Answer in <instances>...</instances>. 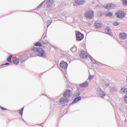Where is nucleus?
<instances>
[{
  "label": "nucleus",
  "mask_w": 127,
  "mask_h": 127,
  "mask_svg": "<svg viewBox=\"0 0 127 127\" xmlns=\"http://www.w3.org/2000/svg\"><path fill=\"white\" fill-rule=\"evenodd\" d=\"M33 51L34 52H37L38 54L37 55H38L39 57L46 58V54L43 49L39 47H35L33 49Z\"/></svg>",
  "instance_id": "1"
},
{
  "label": "nucleus",
  "mask_w": 127,
  "mask_h": 127,
  "mask_svg": "<svg viewBox=\"0 0 127 127\" xmlns=\"http://www.w3.org/2000/svg\"><path fill=\"white\" fill-rule=\"evenodd\" d=\"M75 35L76 41H81L84 39V34L79 31L76 33Z\"/></svg>",
  "instance_id": "2"
},
{
  "label": "nucleus",
  "mask_w": 127,
  "mask_h": 127,
  "mask_svg": "<svg viewBox=\"0 0 127 127\" xmlns=\"http://www.w3.org/2000/svg\"><path fill=\"white\" fill-rule=\"evenodd\" d=\"M85 14L87 18L92 19V18H93V16H94V11H93V10H89V11H86Z\"/></svg>",
  "instance_id": "3"
},
{
  "label": "nucleus",
  "mask_w": 127,
  "mask_h": 127,
  "mask_svg": "<svg viewBox=\"0 0 127 127\" xmlns=\"http://www.w3.org/2000/svg\"><path fill=\"white\" fill-rule=\"evenodd\" d=\"M96 93L97 95H99L101 97V98H104L105 96H106V94L104 92V91L102 90V89L98 88L97 89Z\"/></svg>",
  "instance_id": "4"
},
{
  "label": "nucleus",
  "mask_w": 127,
  "mask_h": 127,
  "mask_svg": "<svg viewBox=\"0 0 127 127\" xmlns=\"http://www.w3.org/2000/svg\"><path fill=\"white\" fill-rule=\"evenodd\" d=\"M60 66L64 70H66L67 67H68V63H67V62H64V61H62L60 63Z\"/></svg>",
  "instance_id": "5"
},
{
  "label": "nucleus",
  "mask_w": 127,
  "mask_h": 127,
  "mask_svg": "<svg viewBox=\"0 0 127 127\" xmlns=\"http://www.w3.org/2000/svg\"><path fill=\"white\" fill-rule=\"evenodd\" d=\"M116 16L117 18H124L125 16V12L122 10L118 11L116 14Z\"/></svg>",
  "instance_id": "6"
},
{
  "label": "nucleus",
  "mask_w": 127,
  "mask_h": 127,
  "mask_svg": "<svg viewBox=\"0 0 127 127\" xmlns=\"http://www.w3.org/2000/svg\"><path fill=\"white\" fill-rule=\"evenodd\" d=\"M64 98H69L71 97V90L70 89H66L63 94Z\"/></svg>",
  "instance_id": "7"
},
{
  "label": "nucleus",
  "mask_w": 127,
  "mask_h": 127,
  "mask_svg": "<svg viewBox=\"0 0 127 127\" xmlns=\"http://www.w3.org/2000/svg\"><path fill=\"white\" fill-rule=\"evenodd\" d=\"M119 37L120 39L125 40L127 38V34L126 33H120L119 35Z\"/></svg>",
  "instance_id": "8"
},
{
  "label": "nucleus",
  "mask_w": 127,
  "mask_h": 127,
  "mask_svg": "<svg viewBox=\"0 0 127 127\" xmlns=\"http://www.w3.org/2000/svg\"><path fill=\"white\" fill-rule=\"evenodd\" d=\"M81 100H82V97L81 96H77L76 98L74 99L73 101L71 102V105L76 104V103L80 102Z\"/></svg>",
  "instance_id": "9"
},
{
  "label": "nucleus",
  "mask_w": 127,
  "mask_h": 127,
  "mask_svg": "<svg viewBox=\"0 0 127 127\" xmlns=\"http://www.w3.org/2000/svg\"><path fill=\"white\" fill-rule=\"evenodd\" d=\"M102 26L103 23H102V22L96 21L94 23V26L95 27H96V28H101Z\"/></svg>",
  "instance_id": "10"
},
{
  "label": "nucleus",
  "mask_w": 127,
  "mask_h": 127,
  "mask_svg": "<svg viewBox=\"0 0 127 127\" xmlns=\"http://www.w3.org/2000/svg\"><path fill=\"white\" fill-rule=\"evenodd\" d=\"M104 29L107 34H108V35H112V30L109 26H106L104 28Z\"/></svg>",
  "instance_id": "11"
},
{
  "label": "nucleus",
  "mask_w": 127,
  "mask_h": 127,
  "mask_svg": "<svg viewBox=\"0 0 127 127\" xmlns=\"http://www.w3.org/2000/svg\"><path fill=\"white\" fill-rule=\"evenodd\" d=\"M80 58H82L83 59H85V58H88V55H87V53H86L85 51H81L80 55Z\"/></svg>",
  "instance_id": "12"
},
{
  "label": "nucleus",
  "mask_w": 127,
  "mask_h": 127,
  "mask_svg": "<svg viewBox=\"0 0 127 127\" xmlns=\"http://www.w3.org/2000/svg\"><path fill=\"white\" fill-rule=\"evenodd\" d=\"M53 3V0H47V6L48 8L51 7L52 6V4Z\"/></svg>",
  "instance_id": "13"
},
{
  "label": "nucleus",
  "mask_w": 127,
  "mask_h": 127,
  "mask_svg": "<svg viewBox=\"0 0 127 127\" xmlns=\"http://www.w3.org/2000/svg\"><path fill=\"white\" fill-rule=\"evenodd\" d=\"M80 87H81V88H87V87H88V86H89V83H88V82L85 81L81 84H80L79 85Z\"/></svg>",
  "instance_id": "14"
},
{
  "label": "nucleus",
  "mask_w": 127,
  "mask_h": 127,
  "mask_svg": "<svg viewBox=\"0 0 127 127\" xmlns=\"http://www.w3.org/2000/svg\"><path fill=\"white\" fill-rule=\"evenodd\" d=\"M69 102V100L67 98H62L60 100V103L62 104H66Z\"/></svg>",
  "instance_id": "15"
},
{
  "label": "nucleus",
  "mask_w": 127,
  "mask_h": 127,
  "mask_svg": "<svg viewBox=\"0 0 127 127\" xmlns=\"http://www.w3.org/2000/svg\"><path fill=\"white\" fill-rule=\"evenodd\" d=\"M75 3L77 4H84L85 3V0H75Z\"/></svg>",
  "instance_id": "16"
},
{
  "label": "nucleus",
  "mask_w": 127,
  "mask_h": 127,
  "mask_svg": "<svg viewBox=\"0 0 127 127\" xmlns=\"http://www.w3.org/2000/svg\"><path fill=\"white\" fill-rule=\"evenodd\" d=\"M18 59H19L21 63H23V62H24V61H25V57L24 56V55L20 56Z\"/></svg>",
  "instance_id": "17"
},
{
  "label": "nucleus",
  "mask_w": 127,
  "mask_h": 127,
  "mask_svg": "<svg viewBox=\"0 0 127 127\" xmlns=\"http://www.w3.org/2000/svg\"><path fill=\"white\" fill-rule=\"evenodd\" d=\"M121 93H124V94H127V89L126 88H122L120 90Z\"/></svg>",
  "instance_id": "18"
},
{
  "label": "nucleus",
  "mask_w": 127,
  "mask_h": 127,
  "mask_svg": "<svg viewBox=\"0 0 127 127\" xmlns=\"http://www.w3.org/2000/svg\"><path fill=\"white\" fill-rule=\"evenodd\" d=\"M103 7H104V8H106V9H111V4L110 3H108L106 5H104Z\"/></svg>",
  "instance_id": "19"
},
{
  "label": "nucleus",
  "mask_w": 127,
  "mask_h": 127,
  "mask_svg": "<svg viewBox=\"0 0 127 127\" xmlns=\"http://www.w3.org/2000/svg\"><path fill=\"white\" fill-rule=\"evenodd\" d=\"M34 45L36 47H41L42 46V44L40 42H38L37 43H35Z\"/></svg>",
  "instance_id": "20"
},
{
  "label": "nucleus",
  "mask_w": 127,
  "mask_h": 127,
  "mask_svg": "<svg viewBox=\"0 0 127 127\" xmlns=\"http://www.w3.org/2000/svg\"><path fill=\"white\" fill-rule=\"evenodd\" d=\"M12 55L9 56V57L7 59V62H9V63H12V62L11 61V59L12 58Z\"/></svg>",
  "instance_id": "21"
},
{
  "label": "nucleus",
  "mask_w": 127,
  "mask_h": 127,
  "mask_svg": "<svg viewBox=\"0 0 127 127\" xmlns=\"http://www.w3.org/2000/svg\"><path fill=\"white\" fill-rule=\"evenodd\" d=\"M13 63L15 65H17L19 63V59L17 58V59L13 61Z\"/></svg>",
  "instance_id": "22"
},
{
  "label": "nucleus",
  "mask_w": 127,
  "mask_h": 127,
  "mask_svg": "<svg viewBox=\"0 0 127 127\" xmlns=\"http://www.w3.org/2000/svg\"><path fill=\"white\" fill-rule=\"evenodd\" d=\"M117 7V6L115 4L110 3V9H114Z\"/></svg>",
  "instance_id": "23"
},
{
  "label": "nucleus",
  "mask_w": 127,
  "mask_h": 127,
  "mask_svg": "<svg viewBox=\"0 0 127 127\" xmlns=\"http://www.w3.org/2000/svg\"><path fill=\"white\" fill-rule=\"evenodd\" d=\"M106 16L108 17H112V16H113V12H109L106 14Z\"/></svg>",
  "instance_id": "24"
},
{
  "label": "nucleus",
  "mask_w": 127,
  "mask_h": 127,
  "mask_svg": "<svg viewBox=\"0 0 127 127\" xmlns=\"http://www.w3.org/2000/svg\"><path fill=\"white\" fill-rule=\"evenodd\" d=\"M93 64H97V65H99L100 64V63L96 61L95 59H93L91 60Z\"/></svg>",
  "instance_id": "25"
},
{
  "label": "nucleus",
  "mask_w": 127,
  "mask_h": 127,
  "mask_svg": "<svg viewBox=\"0 0 127 127\" xmlns=\"http://www.w3.org/2000/svg\"><path fill=\"white\" fill-rule=\"evenodd\" d=\"M24 109V107L22 108L20 110H19V113L21 116H22L23 115V110Z\"/></svg>",
  "instance_id": "26"
},
{
  "label": "nucleus",
  "mask_w": 127,
  "mask_h": 127,
  "mask_svg": "<svg viewBox=\"0 0 127 127\" xmlns=\"http://www.w3.org/2000/svg\"><path fill=\"white\" fill-rule=\"evenodd\" d=\"M47 27H49V25H50V24H51V23H52V20H48V21H47Z\"/></svg>",
  "instance_id": "27"
},
{
  "label": "nucleus",
  "mask_w": 127,
  "mask_h": 127,
  "mask_svg": "<svg viewBox=\"0 0 127 127\" xmlns=\"http://www.w3.org/2000/svg\"><path fill=\"white\" fill-rule=\"evenodd\" d=\"M123 5L127 6V0H123L122 1Z\"/></svg>",
  "instance_id": "28"
},
{
  "label": "nucleus",
  "mask_w": 127,
  "mask_h": 127,
  "mask_svg": "<svg viewBox=\"0 0 127 127\" xmlns=\"http://www.w3.org/2000/svg\"><path fill=\"white\" fill-rule=\"evenodd\" d=\"M44 2H45V0H44V1H43L41 3H40L37 7V8H40V7H41V6H42V5H43V3H44Z\"/></svg>",
  "instance_id": "29"
},
{
  "label": "nucleus",
  "mask_w": 127,
  "mask_h": 127,
  "mask_svg": "<svg viewBox=\"0 0 127 127\" xmlns=\"http://www.w3.org/2000/svg\"><path fill=\"white\" fill-rule=\"evenodd\" d=\"M75 96L76 97H79L80 96V92H79V90H78L75 93Z\"/></svg>",
  "instance_id": "30"
},
{
  "label": "nucleus",
  "mask_w": 127,
  "mask_h": 127,
  "mask_svg": "<svg viewBox=\"0 0 127 127\" xmlns=\"http://www.w3.org/2000/svg\"><path fill=\"white\" fill-rule=\"evenodd\" d=\"M70 50L72 52H75V51H76V48L73 46L70 49Z\"/></svg>",
  "instance_id": "31"
},
{
  "label": "nucleus",
  "mask_w": 127,
  "mask_h": 127,
  "mask_svg": "<svg viewBox=\"0 0 127 127\" xmlns=\"http://www.w3.org/2000/svg\"><path fill=\"white\" fill-rule=\"evenodd\" d=\"M111 90L112 92H117L118 91V89H117L116 87H112Z\"/></svg>",
  "instance_id": "32"
},
{
  "label": "nucleus",
  "mask_w": 127,
  "mask_h": 127,
  "mask_svg": "<svg viewBox=\"0 0 127 127\" xmlns=\"http://www.w3.org/2000/svg\"><path fill=\"white\" fill-rule=\"evenodd\" d=\"M42 42L43 44H48L49 43L47 40H43Z\"/></svg>",
  "instance_id": "33"
},
{
  "label": "nucleus",
  "mask_w": 127,
  "mask_h": 127,
  "mask_svg": "<svg viewBox=\"0 0 127 127\" xmlns=\"http://www.w3.org/2000/svg\"><path fill=\"white\" fill-rule=\"evenodd\" d=\"M113 24L115 26H118V25H119V23L118 22H114Z\"/></svg>",
  "instance_id": "34"
},
{
  "label": "nucleus",
  "mask_w": 127,
  "mask_h": 127,
  "mask_svg": "<svg viewBox=\"0 0 127 127\" xmlns=\"http://www.w3.org/2000/svg\"><path fill=\"white\" fill-rule=\"evenodd\" d=\"M94 75H89L88 77V79L89 80H92V79H93V78H94Z\"/></svg>",
  "instance_id": "35"
},
{
  "label": "nucleus",
  "mask_w": 127,
  "mask_h": 127,
  "mask_svg": "<svg viewBox=\"0 0 127 127\" xmlns=\"http://www.w3.org/2000/svg\"><path fill=\"white\" fill-rule=\"evenodd\" d=\"M124 100L125 102H126V103L127 104V94L125 96Z\"/></svg>",
  "instance_id": "36"
},
{
  "label": "nucleus",
  "mask_w": 127,
  "mask_h": 127,
  "mask_svg": "<svg viewBox=\"0 0 127 127\" xmlns=\"http://www.w3.org/2000/svg\"><path fill=\"white\" fill-rule=\"evenodd\" d=\"M0 109H1L2 111H7V109L4 108V107H2L1 106V107L0 108Z\"/></svg>",
  "instance_id": "37"
},
{
  "label": "nucleus",
  "mask_w": 127,
  "mask_h": 127,
  "mask_svg": "<svg viewBox=\"0 0 127 127\" xmlns=\"http://www.w3.org/2000/svg\"><path fill=\"white\" fill-rule=\"evenodd\" d=\"M5 65H9V63H6L3 64H1V66H4Z\"/></svg>",
  "instance_id": "38"
},
{
  "label": "nucleus",
  "mask_w": 127,
  "mask_h": 127,
  "mask_svg": "<svg viewBox=\"0 0 127 127\" xmlns=\"http://www.w3.org/2000/svg\"><path fill=\"white\" fill-rule=\"evenodd\" d=\"M88 57H89V59H90V60H92L94 58H93V57H92V56L89 55L88 56Z\"/></svg>",
  "instance_id": "39"
},
{
  "label": "nucleus",
  "mask_w": 127,
  "mask_h": 127,
  "mask_svg": "<svg viewBox=\"0 0 127 127\" xmlns=\"http://www.w3.org/2000/svg\"><path fill=\"white\" fill-rule=\"evenodd\" d=\"M105 86H106V87H109V86H110V83H107V84L105 85Z\"/></svg>",
  "instance_id": "40"
},
{
  "label": "nucleus",
  "mask_w": 127,
  "mask_h": 127,
  "mask_svg": "<svg viewBox=\"0 0 127 127\" xmlns=\"http://www.w3.org/2000/svg\"><path fill=\"white\" fill-rule=\"evenodd\" d=\"M66 75H67V74L66 73H64V77H65V78L66 79H67V77H66Z\"/></svg>",
  "instance_id": "41"
},
{
  "label": "nucleus",
  "mask_w": 127,
  "mask_h": 127,
  "mask_svg": "<svg viewBox=\"0 0 127 127\" xmlns=\"http://www.w3.org/2000/svg\"><path fill=\"white\" fill-rule=\"evenodd\" d=\"M31 57H33V53L31 54Z\"/></svg>",
  "instance_id": "42"
},
{
  "label": "nucleus",
  "mask_w": 127,
  "mask_h": 127,
  "mask_svg": "<svg viewBox=\"0 0 127 127\" xmlns=\"http://www.w3.org/2000/svg\"><path fill=\"white\" fill-rule=\"evenodd\" d=\"M42 38H43V37H42L41 39L40 40V41H41Z\"/></svg>",
  "instance_id": "43"
},
{
  "label": "nucleus",
  "mask_w": 127,
  "mask_h": 127,
  "mask_svg": "<svg viewBox=\"0 0 127 127\" xmlns=\"http://www.w3.org/2000/svg\"><path fill=\"white\" fill-rule=\"evenodd\" d=\"M45 38V37H44L43 38V39H44Z\"/></svg>",
  "instance_id": "44"
}]
</instances>
